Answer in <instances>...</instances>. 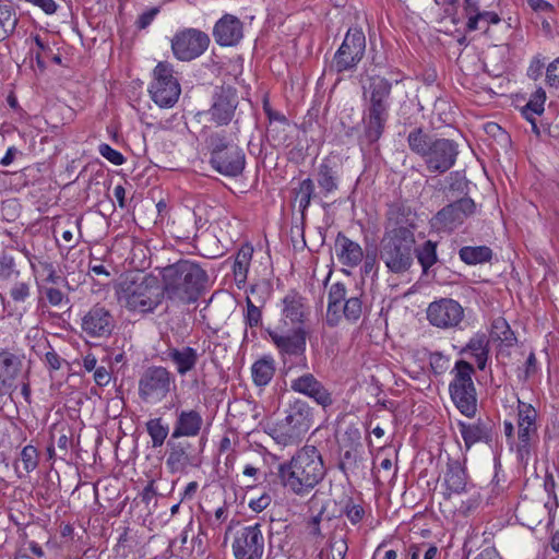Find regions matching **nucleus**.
<instances>
[{
    "label": "nucleus",
    "instance_id": "1",
    "mask_svg": "<svg viewBox=\"0 0 559 559\" xmlns=\"http://www.w3.org/2000/svg\"><path fill=\"white\" fill-rule=\"evenodd\" d=\"M328 468L321 452L306 444L290 460L277 466L280 484L298 497L310 493L326 476Z\"/></svg>",
    "mask_w": 559,
    "mask_h": 559
},
{
    "label": "nucleus",
    "instance_id": "2",
    "mask_svg": "<svg viewBox=\"0 0 559 559\" xmlns=\"http://www.w3.org/2000/svg\"><path fill=\"white\" fill-rule=\"evenodd\" d=\"M162 277L163 295L170 301L190 305L204 293L209 275L201 264L194 260L180 259L164 266Z\"/></svg>",
    "mask_w": 559,
    "mask_h": 559
},
{
    "label": "nucleus",
    "instance_id": "3",
    "mask_svg": "<svg viewBox=\"0 0 559 559\" xmlns=\"http://www.w3.org/2000/svg\"><path fill=\"white\" fill-rule=\"evenodd\" d=\"M392 82L381 75H369L362 85V139L373 144L382 136L389 120Z\"/></svg>",
    "mask_w": 559,
    "mask_h": 559
},
{
    "label": "nucleus",
    "instance_id": "4",
    "mask_svg": "<svg viewBox=\"0 0 559 559\" xmlns=\"http://www.w3.org/2000/svg\"><path fill=\"white\" fill-rule=\"evenodd\" d=\"M408 148L418 155L431 174H444L451 169L459 156V143L452 139L428 133L423 127L413 128L406 138Z\"/></svg>",
    "mask_w": 559,
    "mask_h": 559
},
{
    "label": "nucleus",
    "instance_id": "5",
    "mask_svg": "<svg viewBox=\"0 0 559 559\" xmlns=\"http://www.w3.org/2000/svg\"><path fill=\"white\" fill-rule=\"evenodd\" d=\"M467 181L463 178L452 182L445 191L450 203L440 209L431 218V227L439 233H452L476 213L475 201L467 197Z\"/></svg>",
    "mask_w": 559,
    "mask_h": 559
},
{
    "label": "nucleus",
    "instance_id": "6",
    "mask_svg": "<svg viewBox=\"0 0 559 559\" xmlns=\"http://www.w3.org/2000/svg\"><path fill=\"white\" fill-rule=\"evenodd\" d=\"M210 151V165L226 177L242 175L246 167V153L231 134L226 131L212 132L206 138Z\"/></svg>",
    "mask_w": 559,
    "mask_h": 559
},
{
    "label": "nucleus",
    "instance_id": "7",
    "mask_svg": "<svg viewBox=\"0 0 559 559\" xmlns=\"http://www.w3.org/2000/svg\"><path fill=\"white\" fill-rule=\"evenodd\" d=\"M163 292L154 278L141 276L126 280L117 289L118 301L130 311L152 312L162 302Z\"/></svg>",
    "mask_w": 559,
    "mask_h": 559
},
{
    "label": "nucleus",
    "instance_id": "8",
    "mask_svg": "<svg viewBox=\"0 0 559 559\" xmlns=\"http://www.w3.org/2000/svg\"><path fill=\"white\" fill-rule=\"evenodd\" d=\"M416 238L414 236H382L379 257L389 272L404 274L414 264Z\"/></svg>",
    "mask_w": 559,
    "mask_h": 559
},
{
    "label": "nucleus",
    "instance_id": "9",
    "mask_svg": "<svg viewBox=\"0 0 559 559\" xmlns=\"http://www.w3.org/2000/svg\"><path fill=\"white\" fill-rule=\"evenodd\" d=\"M361 296L362 293L348 297L345 284L341 282L332 284L328 295L326 324L334 328L338 325L342 318L356 323L364 312Z\"/></svg>",
    "mask_w": 559,
    "mask_h": 559
},
{
    "label": "nucleus",
    "instance_id": "10",
    "mask_svg": "<svg viewBox=\"0 0 559 559\" xmlns=\"http://www.w3.org/2000/svg\"><path fill=\"white\" fill-rule=\"evenodd\" d=\"M453 373L449 384L451 400L461 414L473 418L477 412V393L472 379L474 367L466 360H457Z\"/></svg>",
    "mask_w": 559,
    "mask_h": 559
},
{
    "label": "nucleus",
    "instance_id": "11",
    "mask_svg": "<svg viewBox=\"0 0 559 559\" xmlns=\"http://www.w3.org/2000/svg\"><path fill=\"white\" fill-rule=\"evenodd\" d=\"M175 388V374L163 366H150L139 379L138 393L146 403L162 402Z\"/></svg>",
    "mask_w": 559,
    "mask_h": 559
},
{
    "label": "nucleus",
    "instance_id": "12",
    "mask_svg": "<svg viewBox=\"0 0 559 559\" xmlns=\"http://www.w3.org/2000/svg\"><path fill=\"white\" fill-rule=\"evenodd\" d=\"M148 92L153 102L160 108H170L178 102L181 87L178 79L174 76L170 63L160 61L156 64Z\"/></svg>",
    "mask_w": 559,
    "mask_h": 559
},
{
    "label": "nucleus",
    "instance_id": "13",
    "mask_svg": "<svg viewBox=\"0 0 559 559\" xmlns=\"http://www.w3.org/2000/svg\"><path fill=\"white\" fill-rule=\"evenodd\" d=\"M366 50V36L360 28H349L333 57L332 68L337 73L354 70Z\"/></svg>",
    "mask_w": 559,
    "mask_h": 559
},
{
    "label": "nucleus",
    "instance_id": "14",
    "mask_svg": "<svg viewBox=\"0 0 559 559\" xmlns=\"http://www.w3.org/2000/svg\"><path fill=\"white\" fill-rule=\"evenodd\" d=\"M417 228L416 213L402 201L386 205L382 236H414Z\"/></svg>",
    "mask_w": 559,
    "mask_h": 559
},
{
    "label": "nucleus",
    "instance_id": "15",
    "mask_svg": "<svg viewBox=\"0 0 559 559\" xmlns=\"http://www.w3.org/2000/svg\"><path fill=\"white\" fill-rule=\"evenodd\" d=\"M239 105L238 91L230 85L217 86L212 96V104L206 110L210 121L216 127L229 124Z\"/></svg>",
    "mask_w": 559,
    "mask_h": 559
},
{
    "label": "nucleus",
    "instance_id": "16",
    "mask_svg": "<svg viewBox=\"0 0 559 559\" xmlns=\"http://www.w3.org/2000/svg\"><path fill=\"white\" fill-rule=\"evenodd\" d=\"M209 45V35L197 28L179 31L171 39L173 53L180 61H191L200 57Z\"/></svg>",
    "mask_w": 559,
    "mask_h": 559
},
{
    "label": "nucleus",
    "instance_id": "17",
    "mask_svg": "<svg viewBox=\"0 0 559 559\" xmlns=\"http://www.w3.org/2000/svg\"><path fill=\"white\" fill-rule=\"evenodd\" d=\"M261 528L262 525L255 523L237 531L231 545L236 559H262L265 542Z\"/></svg>",
    "mask_w": 559,
    "mask_h": 559
},
{
    "label": "nucleus",
    "instance_id": "18",
    "mask_svg": "<svg viewBox=\"0 0 559 559\" xmlns=\"http://www.w3.org/2000/svg\"><path fill=\"white\" fill-rule=\"evenodd\" d=\"M24 356L9 349L0 350V397L12 395L23 376Z\"/></svg>",
    "mask_w": 559,
    "mask_h": 559
},
{
    "label": "nucleus",
    "instance_id": "19",
    "mask_svg": "<svg viewBox=\"0 0 559 559\" xmlns=\"http://www.w3.org/2000/svg\"><path fill=\"white\" fill-rule=\"evenodd\" d=\"M464 318L463 307L454 299L441 298L427 308V320L439 329L456 328Z\"/></svg>",
    "mask_w": 559,
    "mask_h": 559
},
{
    "label": "nucleus",
    "instance_id": "20",
    "mask_svg": "<svg viewBox=\"0 0 559 559\" xmlns=\"http://www.w3.org/2000/svg\"><path fill=\"white\" fill-rule=\"evenodd\" d=\"M116 328L112 313L104 306H93L82 318L81 329L92 338H107Z\"/></svg>",
    "mask_w": 559,
    "mask_h": 559
},
{
    "label": "nucleus",
    "instance_id": "21",
    "mask_svg": "<svg viewBox=\"0 0 559 559\" xmlns=\"http://www.w3.org/2000/svg\"><path fill=\"white\" fill-rule=\"evenodd\" d=\"M267 333L281 357H304L306 359L308 331L305 326L295 328L287 334L274 330H267Z\"/></svg>",
    "mask_w": 559,
    "mask_h": 559
},
{
    "label": "nucleus",
    "instance_id": "22",
    "mask_svg": "<svg viewBox=\"0 0 559 559\" xmlns=\"http://www.w3.org/2000/svg\"><path fill=\"white\" fill-rule=\"evenodd\" d=\"M168 454L166 465L171 473H180L188 467H197L200 464L193 445L187 440L170 439L167 441Z\"/></svg>",
    "mask_w": 559,
    "mask_h": 559
},
{
    "label": "nucleus",
    "instance_id": "23",
    "mask_svg": "<svg viewBox=\"0 0 559 559\" xmlns=\"http://www.w3.org/2000/svg\"><path fill=\"white\" fill-rule=\"evenodd\" d=\"M281 313L285 324H290L295 328L305 326L311 314V308L304 297L296 289H290L281 300Z\"/></svg>",
    "mask_w": 559,
    "mask_h": 559
},
{
    "label": "nucleus",
    "instance_id": "24",
    "mask_svg": "<svg viewBox=\"0 0 559 559\" xmlns=\"http://www.w3.org/2000/svg\"><path fill=\"white\" fill-rule=\"evenodd\" d=\"M292 391L312 399L324 409L334 403L332 393L312 373H304L290 381Z\"/></svg>",
    "mask_w": 559,
    "mask_h": 559
},
{
    "label": "nucleus",
    "instance_id": "25",
    "mask_svg": "<svg viewBox=\"0 0 559 559\" xmlns=\"http://www.w3.org/2000/svg\"><path fill=\"white\" fill-rule=\"evenodd\" d=\"M519 413H518V437H519V444H518V452L523 454H528L531 449V437L533 435H536L537 432V426H536V418L537 413L536 409L531 405L526 404L524 402L519 401L518 406Z\"/></svg>",
    "mask_w": 559,
    "mask_h": 559
},
{
    "label": "nucleus",
    "instance_id": "26",
    "mask_svg": "<svg viewBox=\"0 0 559 559\" xmlns=\"http://www.w3.org/2000/svg\"><path fill=\"white\" fill-rule=\"evenodd\" d=\"M213 37L219 46H235L243 37V24L237 16L225 14L215 23Z\"/></svg>",
    "mask_w": 559,
    "mask_h": 559
},
{
    "label": "nucleus",
    "instance_id": "27",
    "mask_svg": "<svg viewBox=\"0 0 559 559\" xmlns=\"http://www.w3.org/2000/svg\"><path fill=\"white\" fill-rule=\"evenodd\" d=\"M457 427L466 451H468L475 443L484 442L490 444L492 442L493 424L490 419L478 418L472 424L459 420Z\"/></svg>",
    "mask_w": 559,
    "mask_h": 559
},
{
    "label": "nucleus",
    "instance_id": "28",
    "mask_svg": "<svg viewBox=\"0 0 559 559\" xmlns=\"http://www.w3.org/2000/svg\"><path fill=\"white\" fill-rule=\"evenodd\" d=\"M444 484L450 493L457 495L467 492L475 487L468 480L465 460L463 462L455 459L448 460Z\"/></svg>",
    "mask_w": 559,
    "mask_h": 559
},
{
    "label": "nucleus",
    "instance_id": "29",
    "mask_svg": "<svg viewBox=\"0 0 559 559\" xmlns=\"http://www.w3.org/2000/svg\"><path fill=\"white\" fill-rule=\"evenodd\" d=\"M336 255L341 264L356 267L364 260V250L360 245L343 233H338L335 239Z\"/></svg>",
    "mask_w": 559,
    "mask_h": 559
},
{
    "label": "nucleus",
    "instance_id": "30",
    "mask_svg": "<svg viewBox=\"0 0 559 559\" xmlns=\"http://www.w3.org/2000/svg\"><path fill=\"white\" fill-rule=\"evenodd\" d=\"M202 425L203 418L198 411H181L177 414L171 437L173 439L195 437L200 433Z\"/></svg>",
    "mask_w": 559,
    "mask_h": 559
},
{
    "label": "nucleus",
    "instance_id": "31",
    "mask_svg": "<svg viewBox=\"0 0 559 559\" xmlns=\"http://www.w3.org/2000/svg\"><path fill=\"white\" fill-rule=\"evenodd\" d=\"M166 355L167 359L175 365L176 371L180 376H185L193 370L200 358L197 349L190 346H183L181 348L168 347Z\"/></svg>",
    "mask_w": 559,
    "mask_h": 559
},
{
    "label": "nucleus",
    "instance_id": "32",
    "mask_svg": "<svg viewBox=\"0 0 559 559\" xmlns=\"http://www.w3.org/2000/svg\"><path fill=\"white\" fill-rule=\"evenodd\" d=\"M283 419L306 433L312 425V409L307 402L296 400L289 405Z\"/></svg>",
    "mask_w": 559,
    "mask_h": 559
},
{
    "label": "nucleus",
    "instance_id": "33",
    "mask_svg": "<svg viewBox=\"0 0 559 559\" xmlns=\"http://www.w3.org/2000/svg\"><path fill=\"white\" fill-rule=\"evenodd\" d=\"M316 179L324 195L336 191L340 179L336 164L330 158H324L318 167Z\"/></svg>",
    "mask_w": 559,
    "mask_h": 559
},
{
    "label": "nucleus",
    "instance_id": "34",
    "mask_svg": "<svg viewBox=\"0 0 559 559\" xmlns=\"http://www.w3.org/2000/svg\"><path fill=\"white\" fill-rule=\"evenodd\" d=\"M271 436L278 444L294 447L301 442L305 433L282 419L274 425Z\"/></svg>",
    "mask_w": 559,
    "mask_h": 559
},
{
    "label": "nucleus",
    "instance_id": "35",
    "mask_svg": "<svg viewBox=\"0 0 559 559\" xmlns=\"http://www.w3.org/2000/svg\"><path fill=\"white\" fill-rule=\"evenodd\" d=\"M275 373V362L270 356H264L253 362L251 376L257 386H265L273 379Z\"/></svg>",
    "mask_w": 559,
    "mask_h": 559
},
{
    "label": "nucleus",
    "instance_id": "36",
    "mask_svg": "<svg viewBox=\"0 0 559 559\" xmlns=\"http://www.w3.org/2000/svg\"><path fill=\"white\" fill-rule=\"evenodd\" d=\"M289 130L290 124L287 118L277 122L269 123L266 129L267 140L274 147H288L293 143Z\"/></svg>",
    "mask_w": 559,
    "mask_h": 559
},
{
    "label": "nucleus",
    "instance_id": "37",
    "mask_svg": "<svg viewBox=\"0 0 559 559\" xmlns=\"http://www.w3.org/2000/svg\"><path fill=\"white\" fill-rule=\"evenodd\" d=\"M348 528L344 523L336 526L329 539V555L332 559H345L348 551Z\"/></svg>",
    "mask_w": 559,
    "mask_h": 559
},
{
    "label": "nucleus",
    "instance_id": "38",
    "mask_svg": "<svg viewBox=\"0 0 559 559\" xmlns=\"http://www.w3.org/2000/svg\"><path fill=\"white\" fill-rule=\"evenodd\" d=\"M438 242L430 239L426 240L418 247L415 246L414 258L417 259L421 266L423 274L427 275L429 270L439 261L437 253Z\"/></svg>",
    "mask_w": 559,
    "mask_h": 559
},
{
    "label": "nucleus",
    "instance_id": "39",
    "mask_svg": "<svg viewBox=\"0 0 559 559\" xmlns=\"http://www.w3.org/2000/svg\"><path fill=\"white\" fill-rule=\"evenodd\" d=\"M253 248L251 246L246 245L238 250L235 257L233 272L235 282L238 287L246 283Z\"/></svg>",
    "mask_w": 559,
    "mask_h": 559
},
{
    "label": "nucleus",
    "instance_id": "40",
    "mask_svg": "<svg viewBox=\"0 0 559 559\" xmlns=\"http://www.w3.org/2000/svg\"><path fill=\"white\" fill-rule=\"evenodd\" d=\"M295 199L298 201L299 211L305 216L312 200H318L319 195L316 193L314 182L311 178L301 180L297 188L293 190Z\"/></svg>",
    "mask_w": 559,
    "mask_h": 559
},
{
    "label": "nucleus",
    "instance_id": "41",
    "mask_svg": "<svg viewBox=\"0 0 559 559\" xmlns=\"http://www.w3.org/2000/svg\"><path fill=\"white\" fill-rule=\"evenodd\" d=\"M459 257L465 264H481L491 260L492 250L487 246H465L459 250Z\"/></svg>",
    "mask_w": 559,
    "mask_h": 559
},
{
    "label": "nucleus",
    "instance_id": "42",
    "mask_svg": "<svg viewBox=\"0 0 559 559\" xmlns=\"http://www.w3.org/2000/svg\"><path fill=\"white\" fill-rule=\"evenodd\" d=\"M362 461L359 447H352L342 454L338 467L346 476L349 474L357 475L364 469Z\"/></svg>",
    "mask_w": 559,
    "mask_h": 559
},
{
    "label": "nucleus",
    "instance_id": "43",
    "mask_svg": "<svg viewBox=\"0 0 559 559\" xmlns=\"http://www.w3.org/2000/svg\"><path fill=\"white\" fill-rule=\"evenodd\" d=\"M19 16L11 4H0V41L10 37L16 28Z\"/></svg>",
    "mask_w": 559,
    "mask_h": 559
},
{
    "label": "nucleus",
    "instance_id": "44",
    "mask_svg": "<svg viewBox=\"0 0 559 559\" xmlns=\"http://www.w3.org/2000/svg\"><path fill=\"white\" fill-rule=\"evenodd\" d=\"M547 99L546 92L543 87H538L531 97L526 105L521 108V114L525 119L530 117L542 116L545 111V103Z\"/></svg>",
    "mask_w": 559,
    "mask_h": 559
},
{
    "label": "nucleus",
    "instance_id": "45",
    "mask_svg": "<svg viewBox=\"0 0 559 559\" xmlns=\"http://www.w3.org/2000/svg\"><path fill=\"white\" fill-rule=\"evenodd\" d=\"M146 431L152 440L153 448H159L164 444L168 432V425H163L162 418H152L146 423Z\"/></svg>",
    "mask_w": 559,
    "mask_h": 559
},
{
    "label": "nucleus",
    "instance_id": "46",
    "mask_svg": "<svg viewBox=\"0 0 559 559\" xmlns=\"http://www.w3.org/2000/svg\"><path fill=\"white\" fill-rule=\"evenodd\" d=\"M20 271L16 269L15 260L8 253H0V282L16 280Z\"/></svg>",
    "mask_w": 559,
    "mask_h": 559
},
{
    "label": "nucleus",
    "instance_id": "47",
    "mask_svg": "<svg viewBox=\"0 0 559 559\" xmlns=\"http://www.w3.org/2000/svg\"><path fill=\"white\" fill-rule=\"evenodd\" d=\"M469 353L472 356L477 357L483 353H489V341L484 333L474 335L462 348L461 354Z\"/></svg>",
    "mask_w": 559,
    "mask_h": 559
},
{
    "label": "nucleus",
    "instance_id": "48",
    "mask_svg": "<svg viewBox=\"0 0 559 559\" xmlns=\"http://www.w3.org/2000/svg\"><path fill=\"white\" fill-rule=\"evenodd\" d=\"M262 308L257 305L250 297L246 298V312L243 320L247 326L258 328L262 324Z\"/></svg>",
    "mask_w": 559,
    "mask_h": 559
},
{
    "label": "nucleus",
    "instance_id": "49",
    "mask_svg": "<svg viewBox=\"0 0 559 559\" xmlns=\"http://www.w3.org/2000/svg\"><path fill=\"white\" fill-rule=\"evenodd\" d=\"M342 513L346 515L353 525L361 522L366 514L364 507L356 503L352 498H348L344 503Z\"/></svg>",
    "mask_w": 559,
    "mask_h": 559
},
{
    "label": "nucleus",
    "instance_id": "50",
    "mask_svg": "<svg viewBox=\"0 0 559 559\" xmlns=\"http://www.w3.org/2000/svg\"><path fill=\"white\" fill-rule=\"evenodd\" d=\"M492 329L497 337L506 343L508 346H511L516 341V337L513 331L510 329L509 324L504 319H498L493 321Z\"/></svg>",
    "mask_w": 559,
    "mask_h": 559
},
{
    "label": "nucleus",
    "instance_id": "51",
    "mask_svg": "<svg viewBox=\"0 0 559 559\" xmlns=\"http://www.w3.org/2000/svg\"><path fill=\"white\" fill-rule=\"evenodd\" d=\"M271 296V287L267 283L262 282L250 287V298L260 307H264Z\"/></svg>",
    "mask_w": 559,
    "mask_h": 559
},
{
    "label": "nucleus",
    "instance_id": "52",
    "mask_svg": "<svg viewBox=\"0 0 559 559\" xmlns=\"http://www.w3.org/2000/svg\"><path fill=\"white\" fill-rule=\"evenodd\" d=\"M325 509L322 508L318 514L311 516L307 522H306V530L308 532V535L314 539L316 542H319V540H322L324 538V535L321 531V521H322V515L324 513Z\"/></svg>",
    "mask_w": 559,
    "mask_h": 559
},
{
    "label": "nucleus",
    "instance_id": "53",
    "mask_svg": "<svg viewBox=\"0 0 559 559\" xmlns=\"http://www.w3.org/2000/svg\"><path fill=\"white\" fill-rule=\"evenodd\" d=\"M205 551H206L205 538L202 533H198L197 535L192 536V538H191V548L182 549V556L190 555L197 559V558L204 557Z\"/></svg>",
    "mask_w": 559,
    "mask_h": 559
},
{
    "label": "nucleus",
    "instance_id": "54",
    "mask_svg": "<svg viewBox=\"0 0 559 559\" xmlns=\"http://www.w3.org/2000/svg\"><path fill=\"white\" fill-rule=\"evenodd\" d=\"M21 460L27 473L34 471L38 466L37 449L32 444L24 447L21 452Z\"/></svg>",
    "mask_w": 559,
    "mask_h": 559
},
{
    "label": "nucleus",
    "instance_id": "55",
    "mask_svg": "<svg viewBox=\"0 0 559 559\" xmlns=\"http://www.w3.org/2000/svg\"><path fill=\"white\" fill-rule=\"evenodd\" d=\"M98 152L104 158H106L107 160H109L110 163H112L116 166L122 165L126 160V158L123 157V155L120 152L112 148L107 143H102L98 146Z\"/></svg>",
    "mask_w": 559,
    "mask_h": 559
},
{
    "label": "nucleus",
    "instance_id": "56",
    "mask_svg": "<svg viewBox=\"0 0 559 559\" xmlns=\"http://www.w3.org/2000/svg\"><path fill=\"white\" fill-rule=\"evenodd\" d=\"M31 296V286L25 282H17L10 289V297L15 302H24Z\"/></svg>",
    "mask_w": 559,
    "mask_h": 559
},
{
    "label": "nucleus",
    "instance_id": "57",
    "mask_svg": "<svg viewBox=\"0 0 559 559\" xmlns=\"http://www.w3.org/2000/svg\"><path fill=\"white\" fill-rule=\"evenodd\" d=\"M449 359L440 352L431 353L429 364L436 374L443 373L448 368Z\"/></svg>",
    "mask_w": 559,
    "mask_h": 559
},
{
    "label": "nucleus",
    "instance_id": "58",
    "mask_svg": "<svg viewBox=\"0 0 559 559\" xmlns=\"http://www.w3.org/2000/svg\"><path fill=\"white\" fill-rule=\"evenodd\" d=\"M542 127L545 134L549 136H559V114L554 120H549L548 118L542 119Z\"/></svg>",
    "mask_w": 559,
    "mask_h": 559
},
{
    "label": "nucleus",
    "instance_id": "59",
    "mask_svg": "<svg viewBox=\"0 0 559 559\" xmlns=\"http://www.w3.org/2000/svg\"><path fill=\"white\" fill-rule=\"evenodd\" d=\"M62 361L63 359L52 348L45 354V362L50 370H59Z\"/></svg>",
    "mask_w": 559,
    "mask_h": 559
},
{
    "label": "nucleus",
    "instance_id": "60",
    "mask_svg": "<svg viewBox=\"0 0 559 559\" xmlns=\"http://www.w3.org/2000/svg\"><path fill=\"white\" fill-rule=\"evenodd\" d=\"M271 503V497L266 493L262 495L258 499H252L249 502V507L254 512H262L265 510Z\"/></svg>",
    "mask_w": 559,
    "mask_h": 559
},
{
    "label": "nucleus",
    "instance_id": "61",
    "mask_svg": "<svg viewBox=\"0 0 559 559\" xmlns=\"http://www.w3.org/2000/svg\"><path fill=\"white\" fill-rule=\"evenodd\" d=\"M364 265H362V272L365 274H369L371 271H373V269L376 267V264H377V252L376 250H367V253L365 254L364 253Z\"/></svg>",
    "mask_w": 559,
    "mask_h": 559
},
{
    "label": "nucleus",
    "instance_id": "62",
    "mask_svg": "<svg viewBox=\"0 0 559 559\" xmlns=\"http://www.w3.org/2000/svg\"><path fill=\"white\" fill-rule=\"evenodd\" d=\"M110 373L108 372L107 368L104 366L97 367L94 371V381L99 386H105L110 381Z\"/></svg>",
    "mask_w": 559,
    "mask_h": 559
},
{
    "label": "nucleus",
    "instance_id": "63",
    "mask_svg": "<svg viewBox=\"0 0 559 559\" xmlns=\"http://www.w3.org/2000/svg\"><path fill=\"white\" fill-rule=\"evenodd\" d=\"M481 26L485 32L488 31L490 24H498L500 22V16L496 12L491 11H483L480 12Z\"/></svg>",
    "mask_w": 559,
    "mask_h": 559
},
{
    "label": "nucleus",
    "instance_id": "64",
    "mask_svg": "<svg viewBox=\"0 0 559 559\" xmlns=\"http://www.w3.org/2000/svg\"><path fill=\"white\" fill-rule=\"evenodd\" d=\"M544 63L538 59L534 58L527 69L528 78L538 80L543 74Z\"/></svg>",
    "mask_w": 559,
    "mask_h": 559
}]
</instances>
